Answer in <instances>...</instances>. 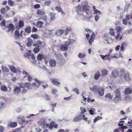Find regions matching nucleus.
I'll list each match as a JSON object with an SVG mask.
<instances>
[{
    "instance_id": "obj_1",
    "label": "nucleus",
    "mask_w": 132,
    "mask_h": 132,
    "mask_svg": "<svg viewBox=\"0 0 132 132\" xmlns=\"http://www.w3.org/2000/svg\"><path fill=\"white\" fill-rule=\"evenodd\" d=\"M81 5L83 7V10L84 11V16L83 19L88 21L91 18V16L89 15V12L87 11L88 8L87 3L86 1H83L81 3Z\"/></svg>"
},
{
    "instance_id": "obj_2",
    "label": "nucleus",
    "mask_w": 132,
    "mask_h": 132,
    "mask_svg": "<svg viewBox=\"0 0 132 132\" xmlns=\"http://www.w3.org/2000/svg\"><path fill=\"white\" fill-rule=\"evenodd\" d=\"M75 42V40L72 39H69L68 40L65 42L64 44L60 46V49L63 51H67L68 50V46L73 44Z\"/></svg>"
},
{
    "instance_id": "obj_3",
    "label": "nucleus",
    "mask_w": 132,
    "mask_h": 132,
    "mask_svg": "<svg viewBox=\"0 0 132 132\" xmlns=\"http://www.w3.org/2000/svg\"><path fill=\"white\" fill-rule=\"evenodd\" d=\"M114 95V100L115 102L117 103L121 100V94L119 90H117L115 91Z\"/></svg>"
},
{
    "instance_id": "obj_4",
    "label": "nucleus",
    "mask_w": 132,
    "mask_h": 132,
    "mask_svg": "<svg viewBox=\"0 0 132 132\" xmlns=\"http://www.w3.org/2000/svg\"><path fill=\"white\" fill-rule=\"evenodd\" d=\"M36 14L38 15H43L41 16L40 18L38 19V20L42 19L44 21H46L47 20V16L45 15V13L44 11L41 10H38L37 11Z\"/></svg>"
},
{
    "instance_id": "obj_5",
    "label": "nucleus",
    "mask_w": 132,
    "mask_h": 132,
    "mask_svg": "<svg viewBox=\"0 0 132 132\" xmlns=\"http://www.w3.org/2000/svg\"><path fill=\"white\" fill-rule=\"evenodd\" d=\"M116 31L117 33L116 35H115V37L116 40H118L120 36V32L121 31L122 29V28L120 26H117L115 28Z\"/></svg>"
},
{
    "instance_id": "obj_6",
    "label": "nucleus",
    "mask_w": 132,
    "mask_h": 132,
    "mask_svg": "<svg viewBox=\"0 0 132 132\" xmlns=\"http://www.w3.org/2000/svg\"><path fill=\"white\" fill-rule=\"evenodd\" d=\"M9 68L11 71L14 73L20 72H21V71L19 68H18L17 69L14 67L12 66H9Z\"/></svg>"
},
{
    "instance_id": "obj_7",
    "label": "nucleus",
    "mask_w": 132,
    "mask_h": 132,
    "mask_svg": "<svg viewBox=\"0 0 132 132\" xmlns=\"http://www.w3.org/2000/svg\"><path fill=\"white\" fill-rule=\"evenodd\" d=\"M55 122H51L50 123L49 126V128L51 129H52L53 128H57L58 126V125L57 124H55Z\"/></svg>"
},
{
    "instance_id": "obj_8",
    "label": "nucleus",
    "mask_w": 132,
    "mask_h": 132,
    "mask_svg": "<svg viewBox=\"0 0 132 132\" xmlns=\"http://www.w3.org/2000/svg\"><path fill=\"white\" fill-rule=\"evenodd\" d=\"M21 88L20 87H15L13 90L14 94L15 95H17L21 91Z\"/></svg>"
},
{
    "instance_id": "obj_9",
    "label": "nucleus",
    "mask_w": 132,
    "mask_h": 132,
    "mask_svg": "<svg viewBox=\"0 0 132 132\" xmlns=\"http://www.w3.org/2000/svg\"><path fill=\"white\" fill-rule=\"evenodd\" d=\"M95 37L94 33L93 32L89 39L88 40V42L90 45H91L92 44V43L94 42V40L95 38Z\"/></svg>"
},
{
    "instance_id": "obj_10",
    "label": "nucleus",
    "mask_w": 132,
    "mask_h": 132,
    "mask_svg": "<svg viewBox=\"0 0 132 132\" xmlns=\"http://www.w3.org/2000/svg\"><path fill=\"white\" fill-rule=\"evenodd\" d=\"M51 81L53 84L58 87L60 85V83L58 82V80L57 79H54L51 80Z\"/></svg>"
},
{
    "instance_id": "obj_11",
    "label": "nucleus",
    "mask_w": 132,
    "mask_h": 132,
    "mask_svg": "<svg viewBox=\"0 0 132 132\" xmlns=\"http://www.w3.org/2000/svg\"><path fill=\"white\" fill-rule=\"evenodd\" d=\"M49 63L51 67H55L56 64V62L54 60H51L49 61Z\"/></svg>"
},
{
    "instance_id": "obj_12",
    "label": "nucleus",
    "mask_w": 132,
    "mask_h": 132,
    "mask_svg": "<svg viewBox=\"0 0 132 132\" xmlns=\"http://www.w3.org/2000/svg\"><path fill=\"white\" fill-rule=\"evenodd\" d=\"M123 77L124 78L127 80H130V78L129 72L125 73L124 74Z\"/></svg>"
},
{
    "instance_id": "obj_13",
    "label": "nucleus",
    "mask_w": 132,
    "mask_h": 132,
    "mask_svg": "<svg viewBox=\"0 0 132 132\" xmlns=\"http://www.w3.org/2000/svg\"><path fill=\"white\" fill-rule=\"evenodd\" d=\"M118 71L116 70H114L112 72L111 77L114 78L117 77L118 75Z\"/></svg>"
},
{
    "instance_id": "obj_14",
    "label": "nucleus",
    "mask_w": 132,
    "mask_h": 132,
    "mask_svg": "<svg viewBox=\"0 0 132 132\" xmlns=\"http://www.w3.org/2000/svg\"><path fill=\"white\" fill-rule=\"evenodd\" d=\"M82 115H80L75 117L73 119V120L75 122L79 121L82 119Z\"/></svg>"
},
{
    "instance_id": "obj_15",
    "label": "nucleus",
    "mask_w": 132,
    "mask_h": 132,
    "mask_svg": "<svg viewBox=\"0 0 132 132\" xmlns=\"http://www.w3.org/2000/svg\"><path fill=\"white\" fill-rule=\"evenodd\" d=\"M93 10L94 12V14L96 15H99L101 14V12L98 10H97L94 6H93Z\"/></svg>"
},
{
    "instance_id": "obj_16",
    "label": "nucleus",
    "mask_w": 132,
    "mask_h": 132,
    "mask_svg": "<svg viewBox=\"0 0 132 132\" xmlns=\"http://www.w3.org/2000/svg\"><path fill=\"white\" fill-rule=\"evenodd\" d=\"M125 100L127 102H130L132 101V98L130 96L128 95L125 97Z\"/></svg>"
},
{
    "instance_id": "obj_17",
    "label": "nucleus",
    "mask_w": 132,
    "mask_h": 132,
    "mask_svg": "<svg viewBox=\"0 0 132 132\" xmlns=\"http://www.w3.org/2000/svg\"><path fill=\"white\" fill-rule=\"evenodd\" d=\"M97 92L100 96H102L104 94V91L102 88H98Z\"/></svg>"
},
{
    "instance_id": "obj_18",
    "label": "nucleus",
    "mask_w": 132,
    "mask_h": 132,
    "mask_svg": "<svg viewBox=\"0 0 132 132\" xmlns=\"http://www.w3.org/2000/svg\"><path fill=\"white\" fill-rule=\"evenodd\" d=\"M125 92L126 94H130L131 93L132 90L131 88H128L125 89Z\"/></svg>"
},
{
    "instance_id": "obj_19",
    "label": "nucleus",
    "mask_w": 132,
    "mask_h": 132,
    "mask_svg": "<svg viewBox=\"0 0 132 132\" xmlns=\"http://www.w3.org/2000/svg\"><path fill=\"white\" fill-rule=\"evenodd\" d=\"M64 31L63 30L60 29L57 31L55 34L57 36H60L63 34Z\"/></svg>"
},
{
    "instance_id": "obj_20",
    "label": "nucleus",
    "mask_w": 132,
    "mask_h": 132,
    "mask_svg": "<svg viewBox=\"0 0 132 132\" xmlns=\"http://www.w3.org/2000/svg\"><path fill=\"white\" fill-rule=\"evenodd\" d=\"M44 24V23L41 21H38L37 23V26L39 28H42Z\"/></svg>"
},
{
    "instance_id": "obj_21",
    "label": "nucleus",
    "mask_w": 132,
    "mask_h": 132,
    "mask_svg": "<svg viewBox=\"0 0 132 132\" xmlns=\"http://www.w3.org/2000/svg\"><path fill=\"white\" fill-rule=\"evenodd\" d=\"M8 27L9 28V30L7 31V32H9L10 31H14V27L12 24H10L9 26V27Z\"/></svg>"
},
{
    "instance_id": "obj_22",
    "label": "nucleus",
    "mask_w": 132,
    "mask_h": 132,
    "mask_svg": "<svg viewBox=\"0 0 132 132\" xmlns=\"http://www.w3.org/2000/svg\"><path fill=\"white\" fill-rule=\"evenodd\" d=\"M20 37V34L19 31H15L14 33V37L15 39H17L19 38Z\"/></svg>"
},
{
    "instance_id": "obj_23",
    "label": "nucleus",
    "mask_w": 132,
    "mask_h": 132,
    "mask_svg": "<svg viewBox=\"0 0 132 132\" xmlns=\"http://www.w3.org/2000/svg\"><path fill=\"white\" fill-rule=\"evenodd\" d=\"M75 10H76L77 12H81L82 11V9L80 5H78L76 6L75 8Z\"/></svg>"
},
{
    "instance_id": "obj_24",
    "label": "nucleus",
    "mask_w": 132,
    "mask_h": 132,
    "mask_svg": "<svg viewBox=\"0 0 132 132\" xmlns=\"http://www.w3.org/2000/svg\"><path fill=\"white\" fill-rule=\"evenodd\" d=\"M101 72L102 73L101 76H105L107 75L108 71L106 69L102 70Z\"/></svg>"
},
{
    "instance_id": "obj_25",
    "label": "nucleus",
    "mask_w": 132,
    "mask_h": 132,
    "mask_svg": "<svg viewBox=\"0 0 132 132\" xmlns=\"http://www.w3.org/2000/svg\"><path fill=\"white\" fill-rule=\"evenodd\" d=\"M38 123L40 125H43L44 126H47L48 125V124H46L45 122V121L44 120H42L38 122Z\"/></svg>"
},
{
    "instance_id": "obj_26",
    "label": "nucleus",
    "mask_w": 132,
    "mask_h": 132,
    "mask_svg": "<svg viewBox=\"0 0 132 132\" xmlns=\"http://www.w3.org/2000/svg\"><path fill=\"white\" fill-rule=\"evenodd\" d=\"M100 76V73L98 71H97L94 75V79L95 80H97Z\"/></svg>"
},
{
    "instance_id": "obj_27",
    "label": "nucleus",
    "mask_w": 132,
    "mask_h": 132,
    "mask_svg": "<svg viewBox=\"0 0 132 132\" xmlns=\"http://www.w3.org/2000/svg\"><path fill=\"white\" fill-rule=\"evenodd\" d=\"M33 43V41L30 39H29L27 43V46L28 47H30Z\"/></svg>"
},
{
    "instance_id": "obj_28",
    "label": "nucleus",
    "mask_w": 132,
    "mask_h": 132,
    "mask_svg": "<svg viewBox=\"0 0 132 132\" xmlns=\"http://www.w3.org/2000/svg\"><path fill=\"white\" fill-rule=\"evenodd\" d=\"M42 45V42L41 41L38 40L37 43L33 44V46H37L38 47H40Z\"/></svg>"
},
{
    "instance_id": "obj_29",
    "label": "nucleus",
    "mask_w": 132,
    "mask_h": 132,
    "mask_svg": "<svg viewBox=\"0 0 132 132\" xmlns=\"http://www.w3.org/2000/svg\"><path fill=\"white\" fill-rule=\"evenodd\" d=\"M109 34L112 36H115V29L113 28H110L109 29Z\"/></svg>"
},
{
    "instance_id": "obj_30",
    "label": "nucleus",
    "mask_w": 132,
    "mask_h": 132,
    "mask_svg": "<svg viewBox=\"0 0 132 132\" xmlns=\"http://www.w3.org/2000/svg\"><path fill=\"white\" fill-rule=\"evenodd\" d=\"M1 69L3 72H8L9 71L8 68L3 65H2L1 66Z\"/></svg>"
},
{
    "instance_id": "obj_31",
    "label": "nucleus",
    "mask_w": 132,
    "mask_h": 132,
    "mask_svg": "<svg viewBox=\"0 0 132 132\" xmlns=\"http://www.w3.org/2000/svg\"><path fill=\"white\" fill-rule=\"evenodd\" d=\"M8 126L11 127V128H14L17 126V123L16 122H11L10 125H9Z\"/></svg>"
},
{
    "instance_id": "obj_32",
    "label": "nucleus",
    "mask_w": 132,
    "mask_h": 132,
    "mask_svg": "<svg viewBox=\"0 0 132 132\" xmlns=\"http://www.w3.org/2000/svg\"><path fill=\"white\" fill-rule=\"evenodd\" d=\"M105 98L107 99H109V100L112 99L113 98L112 95H111V94L109 93L107 94L105 96Z\"/></svg>"
},
{
    "instance_id": "obj_33",
    "label": "nucleus",
    "mask_w": 132,
    "mask_h": 132,
    "mask_svg": "<svg viewBox=\"0 0 132 132\" xmlns=\"http://www.w3.org/2000/svg\"><path fill=\"white\" fill-rule=\"evenodd\" d=\"M55 9L59 13H61L62 14H64V13L62 11L61 8L60 7L56 6Z\"/></svg>"
},
{
    "instance_id": "obj_34",
    "label": "nucleus",
    "mask_w": 132,
    "mask_h": 132,
    "mask_svg": "<svg viewBox=\"0 0 132 132\" xmlns=\"http://www.w3.org/2000/svg\"><path fill=\"white\" fill-rule=\"evenodd\" d=\"M0 88L4 92L7 91V87L5 86H1V87Z\"/></svg>"
},
{
    "instance_id": "obj_35",
    "label": "nucleus",
    "mask_w": 132,
    "mask_h": 132,
    "mask_svg": "<svg viewBox=\"0 0 132 132\" xmlns=\"http://www.w3.org/2000/svg\"><path fill=\"white\" fill-rule=\"evenodd\" d=\"M26 87L29 89H30L32 88V86L30 83L28 82H26Z\"/></svg>"
},
{
    "instance_id": "obj_36",
    "label": "nucleus",
    "mask_w": 132,
    "mask_h": 132,
    "mask_svg": "<svg viewBox=\"0 0 132 132\" xmlns=\"http://www.w3.org/2000/svg\"><path fill=\"white\" fill-rule=\"evenodd\" d=\"M103 118L102 117L98 116L95 118L94 120V122L95 123L97 121L102 119Z\"/></svg>"
},
{
    "instance_id": "obj_37",
    "label": "nucleus",
    "mask_w": 132,
    "mask_h": 132,
    "mask_svg": "<svg viewBox=\"0 0 132 132\" xmlns=\"http://www.w3.org/2000/svg\"><path fill=\"white\" fill-rule=\"evenodd\" d=\"M31 27H27L25 30V32L27 33H29L31 32Z\"/></svg>"
},
{
    "instance_id": "obj_38",
    "label": "nucleus",
    "mask_w": 132,
    "mask_h": 132,
    "mask_svg": "<svg viewBox=\"0 0 132 132\" xmlns=\"http://www.w3.org/2000/svg\"><path fill=\"white\" fill-rule=\"evenodd\" d=\"M90 89L92 91H93L95 92H97L98 89L97 88V87L96 86H95L93 88L90 87Z\"/></svg>"
},
{
    "instance_id": "obj_39",
    "label": "nucleus",
    "mask_w": 132,
    "mask_h": 132,
    "mask_svg": "<svg viewBox=\"0 0 132 132\" xmlns=\"http://www.w3.org/2000/svg\"><path fill=\"white\" fill-rule=\"evenodd\" d=\"M86 55L85 54L79 53L78 55V57L80 58H84L86 56Z\"/></svg>"
},
{
    "instance_id": "obj_40",
    "label": "nucleus",
    "mask_w": 132,
    "mask_h": 132,
    "mask_svg": "<svg viewBox=\"0 0 132 132\" xmlns=\"http://www.w3.org/2000/svg\"><path fill=\"white\" fill-rule=\"evenodd\" d=\"M40 50L38 47H36L34 48L33 52L35 53H37Z\"/></svg>"
},
{
    "instance_id": "obj_41",
    "label": "nucleus",
    "mask_w": 132,
    "mask_h": 132,
    "mask_svg": "<svg viewBox=\"0 0 132 132\" xmlns=\"http://www.w3.org/2000/svg\"><path fill=\"white\" fill-rule=\"evenodd\" d=\"M42 57L43 56L41 54H38L37 56V59L38 60V61H41L42 59Z\"/></svg>"
},
{
    "instance_id": "obj_42",
    "label": "nucleus",
    "mask_w": 132,
    "mask_h": 132,
    "mask_svg": "<svg viewBox=\"0 0 132 132\" xmlns=\"http://www.w3.org/2000/svg\"><path fill=\"white\" fill-rule=\"evenodd\" d=\"M126 17L127 19L128 20H130V19H132V13L131 14H127Z\"/></svg>"
},
{
    "instance_id": "obj_43",
    "label": "nucleus",
    "mask_w": 132,
    "mask_h": 132,
    "mask_svg": "<svg viewBox=\"0 0 132 132\" xmlns=\"http://www.w3.org/2000/svg\"><path fill=\"white\" fill-rule=\"evenodd\" d=\"M24 25V22L22 21H20L19 22V26L20 28L22 27Z\"/></svg>"
},
{
    "instance_id": "obj_44",
    "label": "nucleus",
    "mask_w": 132,
    "mask_h": 132,
    "mask_svg": "<svg viewBox=\"0 0 132 132\" xmlns=\"http://www.w3.org/2000/svg\"><path fill=\"white\" fill-rule=\"evenodd\" d=\"M50 15L51 16L50 20H53L55 18V15L53 13H50Z\"/></svg>"
},
{
    "instance_id": "obj_45",
    "label": "nucleus",
    "mask_w": 132,
    "mask_h": 132,
    "mask_svg": "<svg viewBox=\"0 0 132 132\" xmlns=\"http://www.w3.org/2000/svg\"><path fill=\"white\" fill-rule=\"evenodd\" d=\"M111 55H110V53H109L108 54H106L105 55H104L105 56V58L106 59L108 60H110L111 59V58H110L109 56H111Z\"/></svg>"
},
{
    "instance_id": "obj_46",
    "label": "nucleus",
    "mask_w": 132,
    "mask_h": 132,
    "mask_svg": "<svg viewBox=\"0 0 132 132\" xmlns=\"http://www.w3.org/2000/svg\"><path fill=\"white\" fill-rule=\"evenodd\" d=\"M6 10L5 8H3L0 11L1 13L4 14L5 12H6Z\"/></svg>"
},
{
    "instance_id": "obj_47",
    "label": "nucleus",
    "mask_w": 132,
    "mask_h": 132,
    "mask_svg": "<svg viewBox=\"0 0 132 132\" xmlns=\"http://www.w3.org/2000/svg\"><path fill=\"white\" fill-rule=\"evenodd\" d=\"M31 51H28L27 52V53L26 55H25V54H24V56L26 57H29L31 55Z\"/></svg>"
},
{
    "instance_id": "obj_48",
    "label": "nucleus",
    "mask_w": 132,
    "mask_h": 132,
    "mask_svg": "<svg viewBox=\"0 0 132 132\" xmlns=\"http://www.w3.org/2000/svg\"><path fill=\"white\" fill-rule=\"evenodd\" d=\"M39 86V85H37L36 83L34 82L32 83V86L33 87L36 88H38Z\"/></svg>"
},
{
    "instance_id": "obj_49",
    "label": "nucleus",
    "mask_w": 132,
    "mask_h": 132,
    "mask_svg": "<svg viewBox=\"0 0 132 132\" xmlns=\"http://www.w3.org/2000/svg\"><path fill=\"white\" fill-rule=\"evenodd\" d=\"M26 83H21L20 84V86L22 88L26 87Z\"/></svg>"
},
{
    "instance_id": "obj_50",
    "label": "nucleus",
    "mask_w": 132,
    "mask_h": 132,
    "mask_svg": "<svg viewBox=\"0 0 132 132\" xmlns=\"http://www.w3.org/2000/svg\"><path fill=\"white\" fill-rule=\"evenodd\" d=\"M13 2L11 0H9L8 2V4L10 6H12L13 4Z\"/></svg>"
},
{
    "instance_id": "obj_51",
    "label": "nucleus",
    "mask_w": 132,
    "mask_h": 132,
    "mask_svg": "<svg viewBox=\"0 0 132 132\" xmlns=\"http://www.w3.org/2000/svg\"><path fill=\"white\" fill-rule=\"evenodd\" d=\"M72 90L73 92L76 93L77 94H79V90L77 88H74Z\"/></svg>"
},
{
    "instance_id": "obj_52",
    "label": "nucleus",
    "mask_w": 132,
    "mask_h": 132,
    "mask_svg": "<svg viewBox=\"0 0 132 132\" xmlns=\"http://www.w3.org/2000/svg\"><path fill=\"white\" fill-rule=\"evenodd\" d=\"M80 109L81 111V113L82 114H84L85 112H86L85 109L81 107Z\"/></svg>"
},
{
    "instance_id": "obj_53",
    "label": "nucleus",
    "mask_w": 132,
    "mask_h": 132,
    "mask_svg": "<svg viewBox=\"0 0 132 132\" xmlns=\"http://www.w3.org/2000/svg\"><path fill=\"white\" fill-rule=\"evenodd\" d=\"M70 30V28H67L65 32V35H67L68 34V32Z\"/></svg>"
},
{
    "instance_id": "obj_54",
    "label": "nucleus",
    "mask_w": 132,
    "mask_h": 132,
    "mask_svg": "<svg viewBox=\"0 0 132 132\" xmlns=\"http://www.w3.org/2000/svg\"><path fill=\"white\" fill-rule=\"evenodd\" d=\"M50 1H46L45 2V4L46 5H50L51 4Z\"/></svg>"
},
{
    "instance_id": "obj_55",
    "label": "nucleus",
    "mask_w": 132,
    "mask_h": 132,
    "mask_svg": "<svg viewBox=\"0 0 132 132\" xmlns=\"http://www.w3.org/2000/svg\"><path fill=\"white\" fill-rule=\"evenodd\" d=\"M31 36L35 39H37L38 37V35H36L32 34L31 35Z\"/></svg>"
},
{
    "instance_id": "obj_56",
    "label": "nucleus",
    "mask_w": 132,
    "mask_h": 132,
    "mask_svg": "<svg viewBox=\"0 0 132 132\" xmlns=\"http://www.w3.org/2000/svg\"><path fill=\"white\" fill-rule=\"evenodd\" d=\"M40 7V5L39 4H36L34 5V8L35 9H38Z\"/></svg>"
},
{
    "instance_id": "obj_57",
    "label": "nucleus",
    "mask_w": 132,
    "mask_h": 132,
    "mask_svg": "<svg viewBox=\"0 0 132 132\" xmlns=\"http://www.w3.org/2000/svg\"><path fill=\"white\" fill-rule=\"evenodd\" d=\"M35 80L36 82L38 83V85H39V86H40V85L42 83V82L40 81H39V80H38L36 78L35 79Z\"/></svg>"
},
{
    "instance_id": "obj_58",
    "label": "nucleus",
    "mask_w": 132,
    "mask_h": 132,
    "mask_svg": "<svg viewBox=\"0 0 132 132\" xmlns=\"http://www.w3.org/2000/svg\"><path fill=\"white\" fill-rule=\"evenodd\" d=\"M4 128L3 126L0 125V132H4Z\"/></svg>"
},
{
    "instance_id": "obj_59",
    "label": "nucleus",
    "mask_w": 132,
    "mask_h": 132,
    "mask_svg": "<svg viewBox=\"0 0 132 132\" xmlns=\"http://www.w3.org/2000/svg\"><path fill=\"white\" fill-rule=\"evenodd\" d=\"M125 121H121L119 122V123L118 124V126H120L123 125V123Z\"/></svg>"
},
{
    "instance_id": "obj_60",
    "label": "nucleus",
    "mask_w": 132,
    "mask_h": 132,
    "mask_svg": "<svg viewBox=\"0 0 132 132\" xmlns=\"http://www.w3.org/2000/svg\"><path fill=\"white\" fill-rule=\"evenodd\" d=\"M93 110H94V111L93 110H89V113L91 115H93L94 114V112H95V110L93 109Z\"/></svg>"
},
{
    "instance_id": "obj_61",
    "label": "nucleus",
    "mask_w": 132,
    "mask_h": 132,
    "mask_svg": "<svg viewBox=\"0 0 132 132\" xmlns=\"http://www.w3.org/2000/svg\"><path fill=\"white\" fill-rule=\"evenodd\" d=\"M71 96H70L67 97H65L64 98V99L65 100L68 101L71 99Z\"/></svg>"
},
{
    "instance_id": "obj_62",
    "label": "nucleus",
    "mask_w": 132,
    "mask_h": 132,
    "mask_svg": "<svg viewBox=\"0 0 132 132\" xmlns=\"http://www.w3.org/2000/svg\"><path fill=\"white\" fill-rule=\"evenodd\" d=\"M57 92V90L54 89L52 90V93L53 94H56V93Z\"/></svg>"
},
{
    "instance_id": "obj_63",
    "label": "nucleus",
    "mask_w": 132,
    "mask_h": 132,
    "mask_svg": "<svg viewBox=\"0 0 132 132\" xmlns=\"http://www.w3.org/2000/svg\"><path fill=\"white\" fill-rule=\"evenodd\" d=\"M128 120L129 121L127 122V123L128 124L132 125V120L131 118H128Z\"/></svg>"
},
{
    "instance_id": "obj_64",
    "label": "nucleus",
    "mask_w": 132,
    "mask_h": 132,
    "mask_svg": "<svg viewBox=\"0 0 132 132\" xmlns=\"http://www.w3.org/2000/svg\"><path fill=\"white\" fill-rule=\"evenodd\" d=\"M28 80L29 81H31L32 79V77L30 75H29L28 76Z\"/></svg>"
}]
</instances>
